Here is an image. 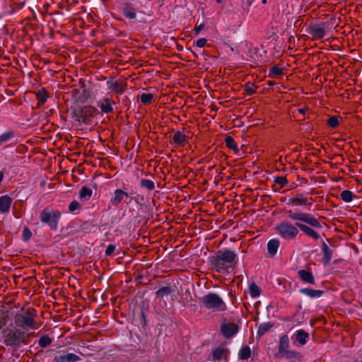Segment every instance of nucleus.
Returning a JSON list of instances; mask_svg holds the SVG:
<instances>
[{"label": "nucleus", "mask_w": 362, "mask_h": 362, "mask_svg": "<svg viewBox=\"0 0 362 362\" xmlns=\"http://www.w3.org/2000/svg\"><path fill=\"white\" fill-rule=\"evenodd\" d=\"M225 141L227 147L235 151L238 150L237 144L233 139V138H232L231 136H227L225 139Z\"/></svg>", "instance_id": "40"}, {"label": "nucleus", "mask_w": 362, "mask_h": 362, "mask_svg": "<svg viewBox=\"0 0 362 362\" xmlns=\"http://www.w3.org/2000/svg\"><path fill=\"white\" fill-rule=\"evenodd\" d=\"M340 117L337 115H334L330 117L327 121V124L332 128L337 127L339 124Z\"/></svg>", "instance_id": "37"}, {"label": "nucleus", "mask_w": 362, "mask_h": 362, "mask_svg": "<svg viewBox=\"0 0 362 362\" xmlns=\"http://www.w3.org/2000/svg\"><path fill=\"white\" fill-rule=\"evenodd\" d=\"M12 199L7 196L0 197V214L8 213L10 210Z\"/></svg>", "instance_id": "18"}, {"label": "nucleus", "mask_w": 362, "mask_h": 362, "mask_svg": "<svg viewBox=\"0 0 362 362\" xmlns=\"http://www.w3.org/2000/svg\"><path fill=\"white\" fill-rule=\"evenodd\" d=\"M307 110H308V109H306V108H302V109H299V110H298V112H299L300 114L304 115Z\"/></svg>", "instance_id": "49"}, {"label": "nucleus", "mask_w": 362, "mask_h": 362, "mask_svg": "<svg viewBox=\"0 0 362 362\" xmlns=\"http://www.w3.org/2000/svg\"><path fill=\"white\" fill-rule=\"evenodd\" d=\"M30 235V232L28 231V233H26V235Z\"/></svg>", "instance_id": "54"}, {"label": "nucleus", "mask_w": 362, "mask_h": 362, "mask_svg": "<svg viewBox=\"0 0 362 362\" xmlns=\"http://www.w3.org/2000/svg\"><path fill=\"white\" fill-rule=\"evenodd\" d=\"M6 323V319L5 316L0 315V329H1Z\"/></svg>", "instance_id": "48"}, {"label": "nucleus", "mask_w": 362, "mask_h": 362, "mask_svg": "<svg viewBox=\"0 0 362 362\" xmlns=\"http://www.w3.org/2000/svg\"><path fill=\"white\" fill-rule=\"evenodd\" d=\"M266 1H267V0H263V1H262V2H263V3H265V2H266Z\"/></svg>", "instance_id": "55"}, {"label": "nucleus", "mask_w": 362, "mask_h": 362, "mask_svg": "<svg viewBox=\"0 0 362 362\" xmlns=\"http://www.w3.org/2000/svg\"><path fill=\"white\" fill-rule=\"evenodd\" d=\"M322 251L323 254L322 262L324 265H327L329 264L332 259V250L329 247V246L325 243H322Z\"/></svg>", "instance_id": "20"}, {"label": "nucleus", "mask_w": 362, "mask_h": 362, "mask_svg": "<svg viewBox=\"0 0 362 362\" xmlns=\"http://www.w3.org/2000/svg\"><path fill=\"white\" fill-rule=\"evenodd\" d=\"M312 197H305L303 194H298L290 197L287 204L293 206H304L310 208L313 204Z\"/></svg>", "instance_id": "7"}, {"label": "nucleus", "mask_w": 362, "mask_h": 362, "mask_svg": "<svg viewBox=\"0 0 362 362\" xmlns=\"http://www.w3.org/2000/svg\"><path fill=\"white\" fill-rule=\"evenodd\" d=\"M119 9L122 15L129 20H134L136 18V10L132 4L127 2L122 3Z\"/></svg>", "instance_id": "9"}, {"label": "nucleus", "mask_w": 362, "mask_h": 362, "mask_svg": "<svg viewBox=\"0 0 362 362\" xmlns=\"http://www.w3.org/2000/svg\"><path fill=\"white\" fill-rule=\"evenodd\" d=\"M30 235V232L28 231V233H26V235Z\"/></svg>", "instance_id": "53"}, {"label": "nucleus", "mask_w": 362, "mask_h": 362, "mask_svg": "<svg viewBox=\"0 0 362 362\" xmlns=\"http://www.w3.org/2000/svg\"><path fill=\"white\" fill-rule=\"evenodd\" d=\"M172 292V289L169 286H164L160 288H159L156 294L157 296L163 298L165 296L169 295Z\"/></svg>", "instance_id": "38"}, {"label": "nucleus", "mask_w": 362, "mask_h": 362, "mask_svg": "<svg viewBox=\"0 0 362 362\" xmlns=\"http://www.w3.org/2000/svg\"><path fill=\"white\" fill-rule=\"evenodd\" d=\"M298 274L303 282L315 284V279L311 272L301 269L298 272Z\"/></svg>", "instance_id": "21"}, {"label": "nucleus", "mask_w": 362, "mask_h": 362, "mask_svg": "<svg viewBox=\"0 0 362 362\" xmlns=\"http://www.w3.org/2000/svg\"><path fill=\"white\" fill-rule=\"evenodd\" d=\"M81 205L78 201H73L69 205V211L71 213H74L76 210L81 208Z\"/></svg>", "instance_id": "42"}, {"label": "nucleus", "mask_w": 362, "mask_h": 362, "mask_svg": "<svg viewBox=\"0 0 362 362\" xmlns=\"http://www.w3.org/2000/svg\"><path fill=\"white\" fill-rule=\"evenodd\" d=\"M269 84L270 86L274 85V82L271 81V82H269Z\"/></svg>", "instance_id": "50"}, {"label": "nucleus", "mask_w": 362, "mask_h": 362, "mask_svg": "<svg viewBox=\"0 0 362 362\" xmlns=\"http://www.w3.org/2000/svg\"><path fill=\"white\" fill-rule=\"evenodd\" d=\"M204 28V23L202 22L199 23L197 22L194 28V32L196 35H198Z\"/></svg>", "instance_id": "44"}, {"label": "nucleus", "mask_w": 362, "mask_h": 362, "mask_svg": "<svg viewBox=\"0 0 362 362\" xmlns=\"http://www.w3.org/2000/svg\"><path fill=\"white\" fill-rule=\"evenodd\" d=\"M300 293L311 298H318L324 293L323 291L305 288L300 290Z\"/></svg>", "instance_id": "23"}, {"label": "nucleus", "mask_w": 362, "mask_h": 362, "mask_svg": "<svg viewBox=\"0 0 362 362\" xmlns=\"http://www.w3.org/2000/svg\"><path fill=\"white\" fill-rule=\"evenodd\" d=\"M188 141V136L180 132H175L170 139V144L175 147L184 146Z\"/></svg>", "instance_id": "10"}, {"label": "nucleus", "mask_w": 362, "mask_h": 362, "mask_svg": "<svg viewBox=\"0 0 362 362\" xmlns=\"http://www.w3.org/2000/svg\"><path fill=\"white\" fill-rule=\"evenodd\" d=\"M115 105V103L112 98H106L100 103L99 107L103 113L107 114L113 112Z\"/></svg>", "instance_id": "17"}, {"label": "nucleus", "mask_w": 362, "mask_h": 362, "mask_svg": "<svg viewBox=\"0 0 362 362\" xmlns=\"http://www.w3.org/2000/svg\"><path fill=\"white\" fill-rule=\"evenodd\" d=\"M52 339L48 335H44L40 337L38 344L42 348H45L51 344Z\"/></svg>", "instance_id": "35"}, {"label": "nucleus", "mask_w": 362, "mask_h": 362, "mask_svg": "<svg viewBox=\"0 0 362 362\" xmlns=\"http://www.w3.org/2000/svg\"><path fill=\"white\" fill-rule=\"evenodd\" d=\"M279 246L280 241L278 239L273 238L269 240V242L267 244L268 255L270 257H274L276 255Z\"/></svg>", "instance_id": "16"}, {"label": "nucleus", "mask_w": 362, "mask_h": 362, "mask_svg": "<svg viewBox=\"0 0 362 362\" xmlns=\"http://www.w3.org/2000/svg\"><path fill=\"white\" fill-rule=\"evenodd\" d=\"M256 86L253 83H247L244 87V93L247 95H252L256 92Z\"/></svg>", "instance_id": "39"}, {"label": "nucleus", "mask_w": 362, "mask_h": 362, "mask_svg": "<svg viewBox=\"0 0 362 362\" xmlns=\"http://www.w3.org/2000/svg\"><path fill=\"white\" fill-rule=\"evenodd\" d=\"M295 337H296V341H298L299 345L303 346L307 343V341L308 340L309 334L305 330L300 329H298L295 332Z\"/></svg>", "instance_id": "22"}, {"label": "nucleus", "mask_w": 362, "mask_h": 362, "mask_svg": "<svg viewBox=\"0 0 362 362\" xmlns=\"http://www.w3.org/2000/svg\"><path fill=\"white\" fill-rule=\"evenodd\" d=\"M140 185L142 187L146 188L149 191H151L155 188L154 182L148 179H141Z\"/></svg>", "instance_id": "34"}, {"label": "nucleus", "mask_w": 362, "mask_h": 362, "mask_svg": "<svg viewBox=\"0 0 362 362\" xmlns=\"http://www.w3.org/2000/svg\"><path fill=\"white\" fill-rule=\"evenodd\" d=\"M29 335L25 332L15 327L14 329H6L3 331L4 343L8 346L18 349L21 344H27Z\"/></svg>", "instance_id": "3"}, {"label": "nucleus", "mask_w": 362, "mask_h": 362, "mask_svg": "<svg viewBox=\"0 0 362 362\" xmlns=\"http://www.w3.org/2000/svg\"><path fill=\"white\" fill-rule=\"evenodd\" d=\"M248 288L251 298H256L260 296L262 293L261 289L255 282H251L249 284Z\"/></svg>", "instance_id": "24"}, {"label": "nucleus", "mask_w": 362, "mask_h": 362, "mask_svg": "<svg viewBox=\"0 0 362 362\" xmlns=\"http://www.w3.org/2000/svg\"><path fill=\"white\" fill-rule=\"evenodd\" d=\"M217 258L226 262L227 264H230L235 261L236 259V255L230 250H226L223 252H219L217 255Z\"/></svg>", "instance_id": "19"}, {"label": "nucleus", "mask_w": 362, "mask_h": 362, "mask_svg": "<svg viewBox=\"0 0 362 362\" xmlns=\"http://www.w3.org/2000/svg\"><path fill=\"white\" fill-rule=\"evenodd\" d=\"M308 33L311 35L313 40H320L324 37L326 35L325 28L320 25H313L310 27Z\"/></svg>", "instance_id": "14"}, {"label": "nucleus", "mask_w": 362, "mask_h": 362, "mask_svg": "<svg viewBox=\"0 0 362 362\" xmlns=\"http://www.w3.org/2000/svg\"><path fill=\"white\" fill-rule=\"evenodd\" d=\"M26 230H28L27 228L24 230V234L25 233Z\"/></svg>", "instance_id": "52"}, {"label": "nucleus", "mask_w": 362, "mask_h": 362, "mask_svg": "<svg viewBox=\"0 0 362 362\" xmlns=\"http://www.w3.org/2000/svg\"><path fill=\"white\" fill-rule=\"evenodd\" d=\"M284 74V69L278 66H272L269 70V76L276 77Z\"/></svg>", "instance_id": "32"}, {"label": "nucleus", "mask_w": 362, "mask_h": 362, "mask_svg": "<svg viewBox=\"0 0 362 362\" xmlns=\"http://www.w3.org/2000/svg\"><path fill=\"white\" fill-rule=\"evenodd\" d=\"M115 248L116 247L115 245H109L105 250V255L107 256L112 255V253L115 252Z\"/></svg>", "instance_id": "45"}, {"label": "nucleus", "mask_w": 362, "mask_h": 362, "mask_svg": "<svg viewBox=\"0 0 362 362\" xmlns=\"http://www.w3.org/2000/svg\"><path fill=\"white\" fill-rule=\"evenodd\" d=\"M251 350L248 346H243L239 351V358L241 360H246L250 358Z\"/></svg>", "instance_id": "31"}, {"label": "nucleus", "mask_w": 362, "mask_h": 362, "mask_svg": "<svg viewBox=\"0 0 362 362\" xmlns=\"http://www.w3.org/2000/svg\"><path fill=\"white\" fill-rule=\"evenodd\" d=\"M153 98V95L151 93H143L140 96L141 102L144 105H148L150 104Z\"/></svg>", "instance_id": "36"}, {"label": "nucleus", "mask_w": 362, "mask_h": 362, "mask_svg": "<svg viewBox=\"0 0 362 362\" xmlns=\"http://www.w3.org/2000/svg\"><path fill=\"white\" fill-rule=\"evenodd\" d=\"M65 357L66 362H76L80 360L79 356L75 354H67Z\"/></svg>", "instance_id": "43"}, {"label": "nucleus", "mask_w": 362, "mask_h": 362, "mask_svg": "<svg viewBox=\"0 0 362 362\" xmlns=\"http://www.w3.org/2000/svg\"><path fill=\"white\" fill-rule=\"evenodd\" d=\"M229 351L228 349L223 346H219L215 348L212 352V360L214 361H227V357L228 355Z\"/></svg>", "instance_id": "11"}, {"label": "nucleus", "mask_w": 362, "mask_h": 362, "mask_svg": "<svg viewBox=\"0 0 362 362\" xmlns=\"http://www.w3.org/2000/svg\"><path fill=\"white\" fill-rule=\"evenodd\" d=\"M35 309L29 308L25 311L16 314L14 317L15 327L26 332L30 329H37L41 325L36 320Z\"/></svg>", "instance_id": "2"}, {"label": "nucleus", "mask_w": 362, "mask_h": 362, "mask_svg": "<svg viewBox=\"0 0 362 362\" xmlns=\"http://www.w3.org/2000/svg\"><path fill=\"white\" fill-rule=\"evenodd\" d=\"M52 362H66L65 355L56 356Z\"/></svg>", "instance_id": "47"}, {"label": "nucleus", "mask_w": 362, "mask_h": 362, "mask_svg": "<svg viewBox=\"0 0 362 362\" xmlns=\"http://www.w3.org/2000/svg\"><path fill=\"white\" fill-rule=\"evenodd\" d=\"M61 216V211L54 210L51 207H46L41 211L40 218V221L48 225L51 230H57Z\"/></svg>", "instance_id": "5"}, {"label": "nucleus", "mask_w": 362, "mask_h": 362, "mask_svg": "<svg viewBox=\"0 0 362 362\" xmlns=\"http://www.w3.org/2000/svg\"><path fill=\"white\" fill-rule=\"evenodd\" d=\"M106 83L107 88L117 94H122L126 89V85L119 81L109 80Z\"/></svg>", "instance_id": "13"}, {"label": "nucleus", "mask_w": 362, "mask_h": 362, "mask_svg": "<svg viewBox=\"0 0 362 362\" xmlns=\"http://www.w3.org/2000/svg\"><path fill=\"white\" fill-rule=\"evenodd\" d=\"M93 194V191L90 188L83 186L79 192V196L81 199H89Z\"/></svg>", "instance_id": "29"}, {"label": "nucleus", "mask_w": 362, "mask_h": 362, "mask_svg": "<svg viewBox=\"0 0 362 362\" xmlns=\"http://www.w3.org/2000/svg\"><path fill=\"white\" fill-rule=\"evenodd\" d=\"M287 214L288 217L292 221H301L308 224L312 227L322 228V225L320 222L316 218H315L311 214L305 212H294L291 210L288 211ZM296 226H298V228L305 235L313 238L315 240H318L320 238V235L317 232H316L311 227L305 224L296 222Z\"/></svg>", "instance_id": "1"}, {"label": "nucleus", "mask_w": 362, "mask_h": 362, "mask_svg": "<svg viewBox=\"0 0 362 362\" xmlns=\"http://www.w3.org/2000/svg\"><path fill=\"white\" fill-rule=\"evenodd\" d=\"M239 330L238 326L235 323H222L221 332L225 338L229 339L237 334Z\"/></svg>", "instance_id": "8"}, {"label": "nucleus", "mask_w": 362, "mask_h": 362, "mask_svg": "<svg viewBox=\"0 0 362 362\" xmlns=\"http://www.w3.org/2000/svg\"><path fill=\"white\" fill-rule=\"evenodd\" d=\"M200 301L204 308L216 311H226L227 305L221 296L213 292H209L200 298Z\"/></svg>", "instance_id": "4"}, {"label": "nucleus", "mask_w": 362, "mask_h": 362, "mask_svg": "<svg viewBox=\"0 0 362 362\" xmlns=\"http://www.w3.org/2000/svg\"><path fill=\"white\" fill-rule=\"evenodd\" d=\"M340 197L344 202L349 203L352 202L356 196L351 191L346 189L341 192Z\"/></svg>", "instance_id": "26"}, {"label": "nucleus", "mask_w": 362, "mask_h": 362, "mask_svg": "<svg viewBox=\"0 0 362 362\" xmlns=\"http://www.w3.org/2000/svg\"><path fill=\"white\" fill-rule=\"evenodd\" d=\"M16 136V133L13 130L6 131L0 135V146L9 141Z\"/></svg>", "instance_id": "25"}, {"label": "nucleus", "mask_w": 362, "mask_h": 362, "mask_svg": "<svg viewBox=\"0 0 362 362\" xmlns=\"http://www.w3.org/2000/svg\"><path fill=\"white\" fill-rule=\"evenodd\" d=\"M272 327H273V325L269 322L260 324V325L258 327L257 332V335L259 337L264 335Z\"/></svg>", "instance_id": "27"}, {"label": "nucleus", "mask_w": 362, "mask_h": 362, "mask_svg": "<svg viewBox=\"0 0 362 362\" xmlns=\"http://www.w3.org/2000/svg\"><path fill=\"white\" fill-rule=\"evenodd\" d=\"M290 346L289 338L287 334L280 336L278 344L277 356H280L282 354L286 351Z\"/></svg>", "instance_id": "15"}, {"label": "nucleus", "mask_w": 362, "mask_h": 362, "mask_svg": "<svg viewBox=\"0 0 362 362\" xmlns=\"http://www.w3.org/2000/svg\"><path fill=\"white\" fill-rule=\"evenodd\" d=\"M39 105L44 104L47 99V93L45 90L42 89L39 90L36 95Z\"/></svg>", "instance_id": "33"}, {"label": "nucleus", "mask_w": 362, "mask_h": 362, "mask_svg": "<svg viewBox=\"0 0 362 362\" xmlns=\"http://www.w3.org/2000/svg\"><path fill=\"white\" fill-rule=\"evenodd\" d=\"M286 357L287 359H293V358H301V355L300 353L288 349L284 354H282L280 357Z\"/></svg>", "instance_id": "30"}, {"label": "nucleus", "mask_w": 362, "mask_h": 362, "mask_svg": "<svg viewBox=\"0 0 362 362\" xmlns=\"http://www.w3.org/2000/svg\"><path fill=\"white\" fill-rule=\"evenodd\" d=\"M125 197H129L128 193L125 192L121 189H116L112 194L110 204H111L113 206H117L123 201Z\"/></svg>", "instance_id": "12"}, {"label": "nucleus", "mask_w": 362, "mask_h": 362, "mask_svg": "<svg viewBox=\"0 0 362 362\" xmlns=\"http://www.w3.org/2000/svg\"><path fill=\"white\" fill-rule=\"evenodd\" d=\"M206 40L205 38H200L199 40H197L196 42V45L198 47H203L206 45Z\"/></svg>", "instance_id": "46"}, {"label": "nucleus", "mask_w": 362, "mask_h": 362, "mask_svg": "<svg viewBox=\"0 0 362 362\" xmlns=\"http://www.w3.org/2000/svg\"><path fill=\"white\" fill-rule=\"evenodd\" d=\"M215 267L216 270L219 272H226L229 267L226 262L221 261L217 257L215 260Z\"/></svg>", "instance_id": "28"}, {"label": "nucleus", "mask_w": 362, "mask_h": 362, "mask_svg": "<svg viewBox=\"0 0 362 362\" xmlns=\"http://www.w3.org/2000/svg\"><path fill=\"white\" fill-rule=\"evenodd\" d=\"M216 1L219 4L221 3V0H216Z\"/></svg>", "instance_id": "51"}, {"label": "nucleus", "mask_w": 362, "mask_h": 362, "mask_svg": "<svg viewBox=\"0 0 362 362\" xmlns=\"http://www.w3.org/2000/svg\"><path fill=\"white\" fill-rule=\"evenodd\" d=\"M274 182L276 184L279 185L281 187L286 186L288 183L287 178L284 176H278L274 177Z\"/></svg>", "instance_id": "41"}, {"label": "nucleus", "mask_w": 362, "mask_h": 362, "mask_svg": "<svg viewBox=\"0 0 362 362\" xmlns=\"http://www.w3.org/2000/svg\"><path fill=\"white\" fill-rule=\"evenodd\" d=\"M277 233L280 237L286 240H294L299 233L296 223L292 224L287 221H282L276 226Z\"/></svg>", "instance_id": "6"}]
</instances>
